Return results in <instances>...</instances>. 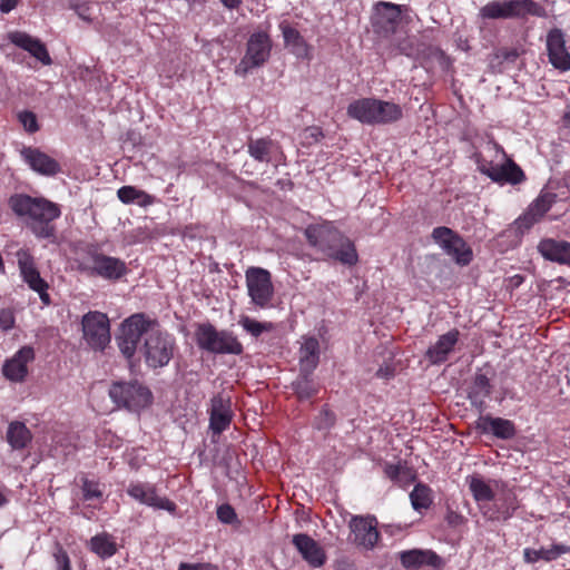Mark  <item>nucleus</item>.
<instances>
[{"mask_svg": "<svg viewBox=\"0 0 570 570\" xmlns=\"http://www.w3.org/2000/svg\"><path fill=\"white\" fill-rule=\"evenodd\" d=\"M10 209L20 218H29V228L38 238H51L56 235L52 222L60 217L58 204L43 197H31L27 194H14L8 200Z\"/></svg>", "mask_w": 570, "mask_h": 570, "instance_id": "1", "label": "nucleus"}, {"mask_svg": "<svg viewBox=\"0 0 570 570\" xmlns=\"http://www.w3.org/2000/svg\"><path fill=\"white\" fill-rule=\"evenodd\" d=\"M304 234L308 244L328 258L347 266L358 262L354 243L331 222L308 225Z\"/></svg>", "mask_w": 570, "mask_h": 570, "instance_id": "2", "label": "nucleus"}, {"mask_svg": "<svg viewBox=\"0 0 570 570\" xmlns=\"http://www.w3.org/2000/svg\"><path fill=\"white\" fill-rule=\"evenodd\" d=\"M154 327H158V322L144 313L132 314L120 324L116 342L127 361L132 362L141 337H146Z\"/></svg>", "mask_w": 570, "mask_h": 570, "instance_id": "3", "label": "nucleus"}, {"mask_svg": "<svg viewBox=\"0 0 570 570\" xmlns=\"http://www.w3.org/2000/svg\"><path fill=\"white\" fill-rule=\"evenodd\" d=\"M78 269L110 282H117L128 273L122 259L101 253L96 245L87 246L86 258L79 263Z\"/></svg>", "mask_w": 570, "mask_h": 570, "instance_id": "4", "label": "nucleus"}, {"mask_svg": "<svg viewBox=\"0 0 570 570\" xmlns=\"http://www.w3.org/2000/svg\"><path fill=\"white\" fill-rule=\"evenodd\" d=\"M108 395L118 409L139 412L153 403L150 389L138 380L115 381L110 384Z\"/></svg>", "mask_w": 570, "mask_h": 570, "instance_id": "5", "label": "nucleus"}, {"mask_svg": "<svg viewBox=\"0 0 570 570\" xmlns=\"http://www.w3.org/2000/svg\"><path fill=\"white\" fill-rule=\"evenodd\" d=\"M197 346L213 354H234L243 353V345L236 336L228 331H218L212 323H200L195 331Z\"/></svg>", "mask_w": 570, "mask_h": 570, "instance_id": "6", "label": "nucleus"}, {"mask_svg": "<svg viewBox=\"0 0 570 570\" xmlns=\"http://www.w3.org/2000/svg\"><path fill=\"white\" fill-rule=\"evenodd\" d=\"M175 340L167 332L156 327L145 337L139 352L148 367L156 370L166 366L174 356Z\"/></svg>", "mask_w": 570, "mask_h": 570, "instance_id": "7", "label": "nucleus"}, {"mask_svg": "<svg viewBox=\"0 0 570 570\" xmlns=\"http://www.w3.org/2000/svg\"><path fill=\"white\" fill-rule=\"evenodd\" d=\"M494 148L498 151H501L504 157V163L502 165H493L492 161H488L485 159H478V169L481 174L488 176L492 181L498 183L500 185L510 184V185H519L525 180V174L522 168L503 150V148L493 142Z\"/></svg>", "mask_w": 570, "mask_h": 570, "instance_id": "8", "label": "nucleus"}, {"mask_svg": "<svg viewBox=\"0 0 570 570\" xmlns=\"http://www.w3.org/2000/svg\"><path fill=\"white\" fill-rule=\"evenodd\" d=\"M272 41L266 32H254L248 41L244 57L235 68V73L245 77L252 69L263 66L271 56Z\"/></svg>", "mask_w": 570, "mask_h": 570, "instance_id": "9", "label": "nucleus"}, {"mask_svg": "<svg viewBox=\"0 0 570 570\" xmlns=\"http://www.w3.org/2000/svg\"><path fill=\"white\" fill-rule=\"evenodd\" d=\"M431 236L443 252L451 256L458 265L466 266L472 262V248L453 229L445 226L435 227Z\"/></svg>", "mask_w": 570, "mask_h": 570, "instance_id": "10", "label": "nucleus"}, {"mask_svg": "<svg viewBox=\"0 0 570 570\" xmlns=\"http://www.w3.org/2000/svg\"><path fill=\"white\" fill-rule=\"evenodd\" d=\"M83 338L94 350L102 351L110 342V324L106 314L88 312L81 321Z\"/></svg>", "mask_w": 570, "mask_h": 570, "instance_id": "11", "label": "nucleus"}, {"mask_svg": "<svg viewBox=\"0 0 570 570\" xmlns=\"http://www.w3.org/2000/svg\"><path fill=\"white\" fill-rule=\"evenodd\" d=\"M556 202L557 194L542 190L527 210L513 222L512 226L515 232L523 235L544 217Z\"/></svg>", "mask_w": 570, "mask_h": 570, "instance_id": "12", "label": "nucleus"}, {"mask_svg": "<svg viewBox=\"0 0 570 570\" xmlns=\"http://www.w3.org/2000/svg\"><path fill=\"white\" fill-rule=\"evenodd\" d=\"M246 284L252 302L264 308L269 305L273 297L271 273L261 267H250L246 272Z\"/></svg>", "mask_w": 570, "mask_h": 570, "instance_id": "13", "label": "nucleus"}, {"mask_svg": "<svg viewBox=\"0 0 570 570\" xmlns=\"http://www.w3.org/2000/svg\"><path fill=\"white\" fill-rule=\"evenodd\" d=\"M402 7L392 2L380 1L374 7L371 22L373 31L383 38L395 33L401 20Z\"/></svg>", "mask_w": 570, "mask_h": 570, "instance_id": "14", "label": "nucleus"}, {"mask_svg": "<svg viewBox=\"0 0 570 570\" xmlns=\"http://www.w3.org/2000/svg\"><path fill=\"white\" fill-rule=\"evenodd\" d=\"M17 261L23 281L32 291L39 294L40 299L45 305H49L50 296L47 292L48 283L40 276L32 255L28 249H19L17 252Z\"/></svg>", "mask_w": 570, "mask_h": 570, "instance_id": "15", "label": "nucleus"}, {"mask_svg": "<svg viewBox=\"0 0 570 570\" xmlns=\"http://www.w3.org/2000/svg\"><path fill=\"white\" fill-rule=\"evenodd\" d=\"M127 494L139 503L154 509L166 510L173 513L177 508L173 501L157 494L156 485L147 482L130 483L127 488Z\"/></svg>", "mask_w": 570, "mask_h": 570, "instance_id": "16", "label": "nucleus"}, {"mask_svg": "<svg viewBox=\"0 0 570 570\" xmlns=\"http://www.w3.org/2000/svg\"><path fill=\"white\" fill-rule=\"evenodd\" d=\"M549 62L560 71L570 70V53L566 47L564 33L559 28L551 29L547 35Z\"/></svg>", "mask_w": 570, "mask_h": 570, "instance_id": "17", "label": "nucleus"}, {"mask_svg": "<svg viewBox=\"0 0 570 570\" xmlns=\"http://www.w3.org/2000/svg\"><path fill=\"white\" fill-rule=\"evenodd\" d=\"M233 417L232 402L223 394L214 395L210 400L209 428L215 434H220L230 424Z\"/></svg>", "mask_w": 570, "mask_h": 570, "instance_id": "18", "label": "nucleus"}, {"mask_svg": "<svg viewBox=\"0 0 570 570\" xmlns=\"http://www.w3.org/2000/svg\"><path fill=\"white\" fill-rule=\"evenodd\" d=\"M350 529L354 535L353 542L366 549H372L380 538L375 518L353 517L350 521Z\"/></svg>", "mask_w": 570, "mask_h": 570, "instance_id": "19", "label": "nucleus"}, {"mask_svg": "<svg viewBox=\"0 0 570 570\" xmlns=\"http://www.w3.org/2000/svg\"><path fill=\"white\" fill-rule=\"evenodd\" d=\"M292 543L299 552L301 557L312 568H320L326 561L324 549L312 537L306 533H297L293 535Z\"/></svg>", "mask_w": 570, "mask_h": 570, "instance_id": "20", "label": "nucleus"}, {"mask_svg": "<svg viewBox=\"0 0 570 570\" xmlns=\"http://www.w3.org/2000/svg\"><path fill=\"white\" fill-rule=\"evenodd\" d=\"M20 154L30 168L42 176H55L61 171L60 164L38 148L23 147Z\"/></svg>", "mask_w": 570, "mask_h": 570, "instance_id": "21", "label": "nucleus"}, {"mask_svg": "<svg viewBox=\"0 0 570 570\" xmlns=\"http://www.w3.org/2000/svg\"><path fill=\"white\" fill-rule=\"evenodd\" d=\"M35 358V351L31 346L21 347L10 360H7L2 366L3 375L12 382H22L27 374V364Z\"/></svg>", "mask_w": 570, "mask_h": 570, "instance_id": "22", "label": "nucleus"}, {"mask_svg": "<svg viewBox=\"0 0 570 570\" xmlns=\"http://www.w3.org/2000/svg\"><path fill=\"white\" fill-rule=\"evenodd\" d=\"M399 560L403 568L416 570L423 566L440 568L442 566V558L432 550L411 549L401 551Z\"/></svg>", "mask_w": 570, "mask_h": 570, "instance_id": "23", "label": "nucleus"}, {"mask_svg": "<svg viewBox=\"0 0 570 570\" xmlns=\"http://www.w3.org/2000/svg\"><path fill=\"white\" fill-rule=\"evenodd\" d=\"M460 332L452 328L441 335L435 344L431 345L425 352V358L433 365L444 363L459 341Z\"/></svg>", "mask_w": 570, "mask_h": 570, "instance_id": "24", "label": "nucleus"}, {"mask_svg": "<svg viewBox=\"0 0 570 570\" xmlns=\"http://www.w3.org/2000/svg\"><path fill=\"white\" fill-rule=\"evenodd\" d=\"M540 255L549 262L570 267V243L554 238H543L537 246Z\"/></svg>", "mask_w": 570, "mask_h": 570, "instance_id": "25", "label": "nucleus"}, {"mask_svg": "<svg viewBox=\"0 0 570 570\" xmlns=\"http://www.w3.org/2000/svg\"><path fill=\"white\" fill-rule=\"evenodd\" d=\"M476 430L481 433H491L501 440L513 439L517 434V429L512 421L490 415L481 416L476 421Z\"/></svg>", "mask_w": 570, "mask_h": 570, "instance_id": "26", "label": "nucleus"}, {"mask_svg": "<svg viewBox=\"0 0 570 570\" xmlns=\"http://www.w3.org/2000/svg\"><path fill=\"white\" fill-rule=\"evenodd\" d=\"M504 19H523L527 16L544 18L546 9L533 0L502 1Z\"/></svg>", "mask_w": 570, "mask_h": 570, "instance_id": "27", "label": "nucleus"}, {"mask_svg": "<svg viewBox=\"0 0 570 570\" xmlns=\"http://www.w3.org/2000/svg\"><path fill=\"white\" fill-rule=\"evenodd\" d=\"M492 393V384L490 379L481 370H478L472 379V382L468 390V399L471 405L479 411H483L485 407V399Z\"/></svg>", "mask_w": 570, "mask_h": 570, "instance_id": "28", "label": "nucleus"}, {"mask_svg": "<svg viewBox=\"0 0 570 570\" xmlns=\"http://www.w3.org/2000/svg\"><path fill=\"white\" fill-rule=\"evenodd\" d=\"M347 115L362 124L375 125V98H362L351 102Z\"/></svg>", "mask_w": 570, "mask_h": 570, "instance_id": "29", "label": "nucleus"}, {"mask_svg": "<svg viewBox=\"0 0 570 570\" xmlns=\"http://www.w3.org/2000/svg\"><path fill=\"white\" fill-rule=\"evenodd\" d=\"M320 362V343L315 337H308L299 350V368L313 373Z\"/></svg>", "mask_w": 570, "mask_h": 570, "instance_id": "30", "label": "nucleus"}, {"mask_svg": "<svg viewBox=\"0 0 570 570\" xmlns=\"http://www.w3.org/2000/svg\"><path fill=\"white\" fill-rule=\"evenodd\" d=\"M520 52L517 48H499L489 56L491 73H502L508 66L515 63Z\"/></svg>", "mask_w": 570, "mask_h": 570, "instance_id": "31", "label": "nucleus"}, {"mask_svg": "<svg viewBox=\"0 0 570 570\" xmlns=\"http://www.w3.org/2000/svg\"><path fill=\"white\" fill-rule=\"evenodd\" d=\"M570 546L552 544L550 548L531 549L527 548L523 551L524 561L534 563L539 560L552 561L558 559L561 554L569 553Z\"/></svg>", "mask_w": 570, "mask_h": 570, "instance_id": "32", "label": "nucleus"}, {"mask_svg": "<svg viewBox=\"0 0 570 570\" xmlns=\"http://www.w3.org/2000/svg\"><path fill=\"white\" fill-rule=\"evenodd\" d=\"M6 438L13 450H22L30 444L32 434L23 422L13 421L8 426Z\"/></svg>", "mask_w": 570, "mask_h": 570, "instance_id": "33", "label": "nucleus"}, {"mask_svg": "<svg viewBox=\"0 0 570 570\" xmlns=\"http://www.w3.org/2000/svg\"><path fill=\"white\" fill-rule=\"evenodd\" d=\"M465 482L472 493L473 499L478 503L490 502L494 500L495 494L482 475L476 473L468 475Z\"/></svg>", "mask_w": 570, "mask_h": 570, "instance_id": "34", "label": "nucleus"}, {"mask_svg": "<svg viewBox=\"0 0 570 570\" xmlns=\"http://www.w3.org/2000/svg\"><path fill=\"white\" fill-rule=\"evenodd\" d=\"M403 116L402 108L391 101L375 99V125H385L400 120Z\"/></svg>", "mask_w": 570, "mask_h": 570, "instance_id": "35", "label": "nucleus"}, {"mask_svg": "<svg viewBox=\"0 0 570 570\" xmlns=\"http://www.w3.org/2000/svg\"><path fill=\"white\" fill-rule=\"evenodd\" d=\"M275 144L268 138H249L247 142V151L256 161L268 164L272 160V151Z\"/></svg>", "mask_w": 570, "mask_h": 570, "instance_id": "36", "label": "nucleus"}, {"mask_svg": "<svg viewBox=\"0 0 570 570\" xmlns=\"http://www.w3.org/2000/svg\"><path fill=\"white\" fill-rule=\"evenodd\" d=\"M312 374L299 368L297 379L292 382V389L299 400H308L317 393V387L311 379Z\"/></svg>", "mask_w": 570, "mask_h": 570, "instance_id": "37", "label": "nucleus"}, {"mask_svg": "<svg viewBox=\"0 0 570 570\" xmlns=\"http://www.w3.org/2000/svg\"><path fill=\"white\" fill-rule=\"evenodd\" d=\"M410 499L413 509L419 512L422 509L430 508V505L433 502L431 489L423 483H417L414 487V489L410 493Z\"/></svg>", "mask_w": 570, "mask_h": 570, "instance_id": "38", "label": "nucleus"}, {"mask_svg": "<svg viewBox=\"0 0 570 570\" xmlns=\"http://www.w3.org/2000/svg\"><path fill=\"white\" fill-rule=\"evenodd\" d=\"M90 549L102 559L112 557L116 551L115 542L110 541L107 534H97L90 539Z\"/></svg>", "mask_w": 570, "mask_h": 570, "instance_id": "39", "label": "nucleus"}, {"mask_svg": "<svg viewBox=\"0 0 570 570\" xmlns=\"http://www.w3.org/2000/svg\"><path fill=\"white\" fill-rule=\"evenodd\" d=\"M494 500L499 502V510H501L503 521L509 520L519 509L517 495L511 490L503 491L497 499L494 498Z\"/></svg>", "mask_w": 570, "mask_h": 570, "instance_id": "40", "label": "nucleus"}, {"mask_svg": "<svg viewBox=\"0 0 570 570\" xmlns=\"http://www.w3.org/2000/svg\"><path fill=\"white\" fill-rule=\"evenodd\" d=\"M70 8L87 22H91L98 11V4L87 0H70Z\"/></svg>", "mask_w": 570, "mask_h": 570, "instance_id": "41", "label": "nucleus"}, {"mask_svg": "<svg viewBox=\"0 0 570 570\" xmlns=\"http://www.w3.org/2000/svg\"><path fill=\"white\" fill-rule=\"evenodd\" d=\"M335 422L336 415L325 405L315 416L313 426L318 431H330L335 425Z\"/></svg>", "mask_w": 570, "mask_h": 570, "instance_id": "42", "label": "nucleus"}, {"mask_svg": "<svg viewBox=\"0 0 570 570\" xmlns=\"http://www.w3.org/2000/svg\"><path fill=\"white\" fill-rule=\"evenodd\" d=\"M239 324L246 332L250 333L254 337H258L264 331H269L272 328L271 323H261L248 316H243L239 321Z\"/></svg>", "mask_w": 570, "mask_h": 570, "instance_id": "43", "label": "nucleus"}, {"mask_svg": "<svg viewBox=\"0 0 570 570\" xmlns=\"http://www.w3.org/2000/svg\"><path fill=\"white\" fill-rule=\"evenodd\" d=\"M479 16L482 19H504L502 2L497 0L488 2L480 9Z\"/></svg>", "mask_w": 570, "mask_h": 570, "instance_id": "44", "label": "nucleus"}, {"mask_svg": "<svg viewBox=\"0 0 570 570\" xmlns=\"http://www.w3.org/2000/svg\"><path fill=\"white\" fill-rule=\"evenodd\" d=\"M28 52L45 66H49L52 63L51 57L46 48V45L38 38L33 42L32 47H30V50H28Z\"/></svg>", "mask_w": 570, "mask_h": 570, "instance_id": "45", "label": "nucleus"}, {"mask_svg": "<svg viewBox=\"0 0 570 570\" xmlns=\"http://www.w3.org/2000/svg\"><path fill=\"white\" fill-rule=\"evenodd\" d=\"M81 490L82 498L86 501L100 499L102 497V492L100 491L99 484L96 481L83 479Z\"/></svg>", "mask_w": 570, "mask_h": 570, "instance_id": "46", "label": "nucleus"}, {"mask_svg": "<svg viewBox=\"0 0 570 570\" xmlns=\"http://www.w3.org/2000/svg\"><path fill=\"white\" fill-rule=\"evenodd\" d=\"M9 39L17 47L28 51L37 38H33L26 32L14 31L9 35Z\"/></svg>", "mask_w": 570, "mask_h": 570, "instance_id": "47", "label": "nucleus"}, {"mask_svg": "<svg viewBox=\"0 0 570 570\" xmlns=\"http://www.w3.org/2000/svg\"><path fill=\"white\" fill-rule=\"evenodd\" d=\"M216 513H217V519L222 523L233 524L234 522L237 521V514L235 512V509L228 503L220 504L217 508Z\"/></svg>", "mask_w": 570, "mask_h": 570, "instance_id": "48", "label": "nucleus"}, {"mask_svg": "<svg viewBox=\"0 0 570 570\" xmlns=\"http://www.w3.org/2000/svg\"><path fill=\"white\" fill-rule=\"evenodd\" d=\"M140 189L134 186H122L118 189L117 196L124 204H132L139 198Z\"/></svg>", "mask_w": 570, "mask_h": 570, "instance_id": "49", "label": "nucleus"}, {"mask_svg": "<svg viewBox=\"0 0 570 570\" xmlns=\"http://www.w3.org/2000/svg\"><path fill=\"white\" fill-rule=\"evenodd\" d=\"M19 120L22 124L23 128L30 134H33L39 130L37 117L32 111L24 110L20 112Z\"/></svg>", "mask_w": 570, "mask_h": 570, "instance_id": "50", "label": "nucleus"}, {"mask_svg": "<svg viewBox=\"0 0 570 570\" xmlns=\"http://www.w3.org/2000/svg\"><path fill=\"white\" fill-rule=\"evenodd\" d=\"M482 514L490 521H503L501 510H499V502H493L491 505L481 504Z\"/></svg>", "mask_w": 570, "mask_h": 570, "instance_id": "51", "label": "nucleus"}, {"mask_svg": "<svg viewBox=\"0 0 570 570\" xmlns=\"http://www.w3.org/2000/svg\"><path fill=\"white\" fill-rule=\"evenodd\" d=\"M283 37L286 43L299 45L303 39L299 32L289 26H282Z\"/></svg>", "mask_w": 570, "mask_h": 570, "instance_id": "52", "label": "nucleus"}, {"mask_svg": "<svg viewBox=\"0 0 570 570\" xmlns=\"http://www.w3.org/2000/svg\"><path fill=\"white\" fill-rule=\"evenodd\" d=\"M14 325V316L11 309L2 308L0 309V328L3 331H9Z\"/></svg>", "mask_w": 570, "mask_h": 570, "instance_id": "53", "label": "nucleus"}, {"mask_svg": "<svg viewBox=\"0 0 570 570\" xmlns=\"http://www.w3.org/2000/svg\"><path fill=\"white\" fill-rule=\"evenodd\" d=\"M57 570H72L69 556L66 551L60 549L56 554Z\"/></svg>", "mask_w": 570, "mask_h": 570, "instance_id": "54", "label": "nucleus"}, {"mask_svg": "<svg viewBox=\"0 0 570 570\" xmlns=\"http://www.w3.org/2000/svg\"><path fill=\"white\" fill-rule=\"evenodd\" d=\"M178 570H217V567L212 563H187L181 562Z\"/></svg>", "mask_w": 570, "mask_h": 570, "instance_id": "55", "label": "nucleus"}, {"mask_svg": "<svg viewBox=\"0 0 570 570\" xmlns=\"http://www.w3.org/2000/svg\"><path fill=\"white\" fill-rule=\"evenodd\" d=\"M446 522L452 527H458L463 522V517L455 511L449 510L445 515Z\"/></svg>", "mask_w": 570, "mask_h": 570, "instance_id": "56", "label": "nucleus"}, {"mask_svg": "<svg viewBox=\"0 0 570 570\" xmlns=\"http://www.w3.org/2000/svg\"><path fill=\"white\" fill-rule=\"evenodd\" d=\"M402 466L400 464H387L385 466V474L391 480H396L401 473Z\"/></svg>", "mask_w": 570, "mask_h": 570, "instance_id": "57", "label": "nucleus"}, {"mask_svg": "<svg viewBox=\"0 0 570 570\" xmlns=\"http://www.w3.org/2000/svg\"><path fill=\"white\" fill-rule=\"evenodd\" d=\"M154 202H155L154 196L147 194L144 190H140L139 198L137 199L136 204H138L139 206H142V207H147V206L154 204Z\"/></svg>", "mask_w": 570, "mask_h": 570, "instance_id": "58", "label": "nucleus"}, {"mask_svg": "<svg viewBox=\"0 0 570 570\" xmlns=\"http://www.w3.org/2000/svg\"><path fill=\"white\" fill-rule=\"evenodd\" d=\"M18 2L19 0H0V12L9 13L17 7Z\"/></svg>", "mask_w": 570, "mask_h": 570, "instance_id": "59", "label": "nucleus"}, {"mask_svg": "<svg viewBox=\"0 0 570 570\" xmlns=\"http://www.w3.org/2000/svg\"><path fill=\"white\" fill-rule=\"evenodd\" d=\"M524 281V277L522 275H514L510 278V285L512 288H518Z\"/></svg>", "mask_w": 570, "mask_h": 570, "instance_id": "60", "label": "nucleus"}, {"mask_svg": "<svg viewBox=\"0 0 570 570\" xmlns=\"http://www.w3.org/2000/svg\"><path fill=\"white\" fill-rule=\"evenodd\" d=\"M220 2L228 9H235L242 3V0H220Z\"/></svg>", "mask_w": 570, "mask_h": 570, "instance_id": "61", "label": "nucleus"}, {"mask_svg": "<svg viewBox=\"0 0 570 570\" xmlns=\"http://www.w3.org/2000/svg\"><path fill=\"white\" fill-rule=\"evenodd\" d=\"M376 375L379 377H389L390 375H392V372L389 368L384 370L381 367L377 370Z\"/></svg>", "mask_w": 570, "mask_h": 570, "instance_id": "62", "label": "nucleus"}, {"mask_svg": "<svg viewBox=\"0 0 570 570\" xmlns=\"http://www.w3.org/2000/svg\"><path fill=\"white\" fill-rule=\"evenodd\" d=\"M563 120H564L566 126L570 127V104L566 108V111L563 115Z\"/></svg>", "mask_w": 570, "mask_h": 570, "instance_id": "63", "label": "nucleus"}, {"mask_svg": "<svg viewBox=\"0 0 570 570\" xmlns=\"http://www.w3.org/2000/svg\"><path fill=\"white\" fill-rule=\"evenodd\" d=\"M7 503L6 497L0 492V507L4 505Z\"/></svg>", "mask_w": 570, "mask_h": 570, "instance_id": "64", "label": "nucleus"}]
</instances>
